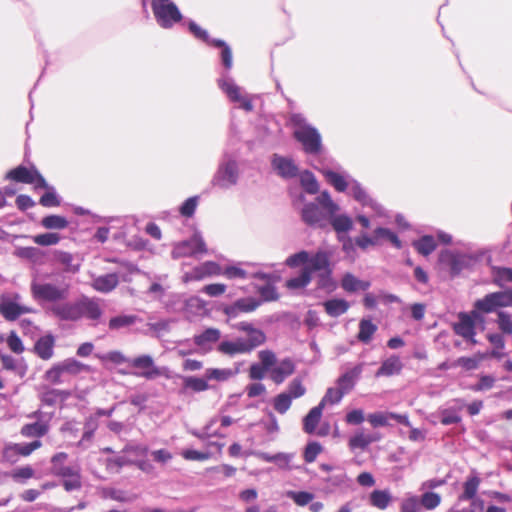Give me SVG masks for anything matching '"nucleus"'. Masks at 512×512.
<instances>
[{
    "instance_id": "5fc2aeb1",
    "label": "nucleus",
    "mask_w": 512,
    "mask_h": 512,
    "mask_svg": "<svg viewBox=\"0 0 512 512\" xmlns=\"http://www.w3.org/2000/svg\"><path fill=\"white\" fill-rule=\"evenodd\" d=\"M344 393L337 387H330L327 389L325 395L321 399L320 403L318 405H322V408L329 404V405H335L341 402L342 398L344 397Z\"/></svg>"
},
{
    "instance_id": "72a5a7b5",
    "label": "nucleus",
    "mask_w": 512,
    "mask_h": 512,
    "mask_svg": "<svg viewBox=\"0 0 512 512\" xmlns=\"http://www.w3.org/2000/svg\"><path fill=\"white\" fill-rule=\"evenodd\" d=\"M323 306L330 317H339L347 312L350 304L344 299L334 298L325 301Z\"/></svg>"
},
{
    "instance_id": "dca6fc26",
    "label": "nucleus",
    "mask_w": 512,
    "mask_h": 512,
    "mask_svg": "<svg viewBox=\"0 0 512 512\" xmlns=\"http://www.w3.org/2000/svg\"><path fill=\"white\" fill-rule=\"evenodd\" d=\"M6 179L20 183L33 184L35 189L47 188V182L39 171L33 167L31 169L20 165L6 174Z\"/></svg>"
},
{
    "instance_id": "7c9ffc66",
    "label": "nucleus",
    "mask_w": 512,
    "mask_h": 512,
    "mask_svg": "<svg viewBox=\"0 0 512 512\" xmlns=\"http://www.w3.org/2000/svg\"><path fill=\"white\" fill-rule=\"evenodd\" d=\"M55 339L52 335H46L35 343V353L43 360H49L54 354Z\"/></svg>"
},
{
    "instance_id": "7ed1b4c3",
    "label": "nucleus",
    "mask_w": 512,
    "mask_h": 512,
    "mask_svg": "<svg viewBox=\"0 0 512 512\" xmlns=\"http://www.w3.org/2000/svg\"><path fill=\"white\" fill-rule=\"evenodd\" d=\"M288 124L293 129L294 139L301 144L307 155L314 156L322 152L323 144L320 132L308 122L302 113H289Z\"/></svg>"
},
{
    "instance_id": "f704fd0d",
    "label": "nucleus",
    "mask_w": 512,
    "mask_h": 512,
    "mask_svg": "<svg viewBox=\"0 0 512 512\" xmlns=\"http://www.w3.org/2000/svg\"><path fill=\"white\" fill-rule=\"evenodd\" d=\"M329 225L335 230L337 234L347 233L353 227V221L347 214H332L329 219Z\"/></svg>"
},
{
    "instance_id": "a18cd8bd",
    "label": "nucleus",
    "mask_w": 512,
    "mask_h": 512,
    "mask_svg": "<svg viewBox=\"0 0 512 512\" xmlns=\"http://www.w3.org/2000/svg\"><path fill=\"white\" fill-rule=\"evenodd\" d=\"M300 177V183L303 189L308 194H316L319 191L318 182L314 176V174L308 170L303 171L298 174Z\"/></svg>"
},
{
    "instance_id": "bf43d9fd",
    "label": "nucleus",
    "mask_w": 512,
    "mask_h": 512,
    "mask_svg": "<svg viewBox=\"0 0 512 512\" xmlns=\"http://www.w3.org/2000/svg\"><path fill=\"white\" fill-rule=\"evenodd\" d=\"M47 191L41 196L40 204L44 207H56L60 205V199L55 189L47 184Z\"/></svg>"
},
{
    "instance_id": "e2e57ef3",
    "label": "nucleus",
    "mask_w": 512,
    "mask_h": 512,
    "mask_svg": "<svg viewBox=\"0 0 512 512\" xmlns=\"http://www.w3.org/2000/svg\"><path fill=\"white\" fill-rule=\"evenodd\" d=\"M127 453L107 459V469L118 472L123 466L134 464V461L126 456Z\"/></svg>"
},
{
    "instance_id": "4468645a",
    "label": "nucleus",
    "mask_w": 512,
    "mask_h": 512,
    "mask_svg": "<svg viewBox=\"0 0 512 512\" xmlns=\"http://www.w3.org/2000/svg\"><path fill=\"white\" fill-rule=\"evenodd\" d=\"M129 365L139 369V372H133V375L143 377L147 380H153L159 376H167L168 369L155 365L150 355H140L129 361Z\"/></svg>"
},
{
    "instance_id": "f257e3e1",
    "label": "nucleus",
    "mask_w": 512,
    "mask_h": 512,
    "mask_svg": "<svg viewBox=\"0 0 512 512\" xmlns=\"http://www.w3.org/2000/svg\"><path fill=\"white\" fill-rule=\"evenodd\" d=\"M212 45L221 49L220 58L225 68L217 80L218 87L226 94L232 102L238 103L239 107L247 112L253 110L251 99L244 94L243 89L238 86L234 79L230 76L229 70L233 66V55L230 46L223 40L213 39Z\"/></svg>"
},
{
    "instance_id": "393cba45",
    "label": "nucleus",
    "mask_w": 512,
    "mask_h": 512,
    "mask_svg": "<svg viewBox=\"0 0 512 512\" xmlns=\"http://www.w3.org/2000/svg\"><path fill=\"white\" fill-rule=\"evenodd\" d=\"M252 266L253 264L248 262H239L236 264L226 265L224 267L221 266V275L230 280L249 279L250 271L247 268Z\"/></svg>"
},
{
    "instance_id": "3c124183",
    "label": "nucleus",
    "mask_w": 512,
    "mask_h": 512,
    "mask_svg": "<svg viewBox=\"0 0 512 512\" xmlns=\"http://www.w3.org/2000/svg\"><path fill=\"white\" fill-rule=\"evenodd\" d=\"M68 220L60 215H48L41 220V225L46 229L62 230L68 226Z\"/></svg>"
},
{
    "instance_id": "6e6d98bb",
    "label": "nucleus",
    "mask_w": 512,
    "mask_h": 512,
    "mask_svg": "<svg viewBox=\"0 0 512 512\" xmlns=\"http://www.w3.org/2000/svg\"><path fill=\"white\" fill-rule=\"evenodd\" d=\"M420 505L426 510H434L441 503V496L435 492H425L419 498Z\"/></svg>"
},
{
    "instance_id": "423d86ee",
    "label": "nucleus",
    "mask_w": 512,
    "mask_h": 512,
    "mask_svg": "<svg viewBox=\"0 0 512 512\" xmlns=\"http://www.w3.org/2000/svg\"><path fill=\"white\" fill-rule=\"evenodd\" d=\"M108 261L118 263L120 269L114 273L93 276L91 282V286L94 290L104 294L112 292L118 286L120 279L124 282H129L131 281L129 276L139 272V269L131 262L116 258L109 259Z\"/></svg>"
},
{
    "instance_id": "2eb2a0df",
    "label": "nucleus",
    "mask_w": 512,
    "mask_h": 512,
    "mask_svg": "<svg viewBox=\"0 0 512 512\" xmlns=\"http://www.w3.org/2000/svg\"><path fill=\"white\" fill-rule=\"evenodd\" d=\"M316 169L324 176L327 183H329L338 192H346L350 186V180H353L351 176L339 165L329 167L326 164H321Z\"/></svg>"
},
{
    "instance_id": "2f4dec72",
    "label": "nucleus",
    "mask_w": 512,
    "mask_h": 512,
    "mask_svg": "<svg viewBox=\"0 0 512 512\" xmlns=\"http://www.w3.org/2000/svg\"><path fill=\"white\" fill-rule=\"evenodd\" d=\"M498 308H500V306L496 292L489 293L483 298L476 300L474 303V311L478 313L488 314L495 312Z\"/></svg>"
},
{
    "instance_id": "9d476101",
    "label": "nucleus",
    "mask_w": 512,
    "mask_h": 512,
    "mask_svg": "<svg viewBox=\"0 0 512 512\" xmlns=\"http://www.w3.org/2000/svg\"><path fill=\"white\" fill-rule=\"evenodd\" d=\"M265 340L264 332H254L252 339L237 338L233 341L221 342L218 346V351L229 356L245 354L263 344Z\"/></svg>"
},
{
    "instance_id": "774afa93",
    "label": "nucleus",
    "mask_w": 512,
    "mask_h": 512,
    "mask_svg": "<svg viewBox=\"0 0 512 512\" xmlns=\"http://www.w3.org/2000/svg\"><path fill=\"white\" fill-rule=\"evenodd\" d=\"M286 394H289L292 399H297L302 397L306 393V388L302 384V381L299 378L293 379L288 385Z\"/></svg>"
},
{
    "instance_id": "a19ab883",
    "label": "nucleus",
    "mask_w": 512,
    "mask_h": 512,
    "mask_svg": "<svg viewBox=\"0 0 512 512\" xmlns=\"http://www.w3.org/2000/svg\"><path fill=\"white\" fill-rule=\"evenodd\" d=\"M412 246L422 256L430 255L437 247L436 241L431 235H424L412 242Z\"/></svg>"
},
{
    "instance_id": "473e14b6",
    "label": "nucleus",
    "mask_w": 512,
    "mask_h": 512,
    "mask_svg": "<svg viewBox=\"0 0 512 512\" xmlns=\"http://www.w3.org/2000/svg\"><path fill=\"white\" fill-rule=\"evenodd\" d=\"M341 287L349 293L356 291H366L370 287V282L362 281L352 273H345L341 280Z\"/></svg>"
},
{
    "instance_id": "aec40b11",
    "label": "nucleus",
    "mask_w": 512,
    "mask_h": 512,
    "mask_svg": "<svg viewBox=\"0 0 512 512\" xmlns=\"http://www.w3.org/2000/svg\"><path fill=\"white\" fill-rule=\"evenodd\" d=\"M261 305V301L254 297L240 298L232 304L225 305L223 312L229 318H236L241 313L255 311Z\"/></svg>"
},
{
    "instance_id": "f03ea898",
    "label": "nucleus",
    "mask_w": 512,
    "mask_h": 512,
    "mask_svg": "<svg viewBox=\"0 0 512 512\" xmlns=\"http://www.w3.org/2000/svg\"><path fill=\"white\" fill-rule=\"evenodd\" d=\"M340 206L333 201L328 191L321 192L313 201L304 203L301 218L305 224L315 228H327L332 214L338 213Z\"/></svg>"
},
{
    "instance_id": "864d4df0",
    "label": "nucleus",
    "mask_w": 512,
    "mask_h": 512,
    "mask_svg": "<svg viewBox=\"0 0 512 512\" xmlns=\"http://www.w3.org/2000/svg\"><path fill=\"white\" fill-rule=\"evenodd\" d=\"M287 498L294 501V503L300 507H304L313 501L315 495L307 491H293L289 490L286 492Z\"/></svg>"
},
{
    "instance_id": "4c0bfd02",
    "label": "nucleus",
    "mask_w": 512,
    "mask_h": 512,
    "mask_svg": "<svg viewBox=\"0 0 512 512\" xmlns=\"http://www.w3.org/2000/svg\"><path fill=\"white\" fill-rule=\"evenodd\" d=\"M323 408L322 405L313 407L303 419V430L308 433H314L317 425L320 422Z\"/></svg>"
},
{
    "instance_id": "6e6552de",
    "label": "nucleus",
    "mask_w": 512,
    "mask_h": 512,
    "mask_svg": "<svg viewBox=\"0 0 512 512\" xmlns=\"http://www.w3.org/2000/svg\"><path fill=\"white\" fill-rule=\"evenodd\" d=\"M478 258L472 253H463L457 250H443L439 254V263L447 267L452 276L460 274L463 270L471 268Z\"/></svg>"
},
{
    "instance_id": "603ef678",
    "label": "nucleus",
    "mask_w": 512,
    "mask_h": 512,
    "mask_svg": "<svg viewBox=\"0 0 512 512\" xmlns=\"http://www.w3.org/2000/svg\"><path fill=\"white\" fill-rule=\"evenodd\" d=\"M492 275L493 282L500 287H503L508 282H512V268L493 267Z\"/></svg>"
},
{
    "instance_id": "ddd939ff",
    "label": "nucleus",
    "mask_w": 512,
    "mask_h": 512,
    "mask_svg": "<svg viewBox=\"0 0 512 512\" xmlns=\"http://www.w3.org/2000/svg\"><path fill=\"white\" fill-rule=\"evenodd\" d=\"M477 319L482 321V318L477 311H472L470 314L461 312L458 315V322L453 325L454 332L471 345H476L478 343L475 339Z\"/></svg>"
},
{
    "instance_id": "a878e982",
    "label": "nucleus",
    "mask_w": 512,
    "mask_h": 512,
    "mask_svg": "<svg viewBox=\"0 0 512 512\" xmlns=\"http://www.w3.org/2000/svg\"><path fill=\"white\" fill-rule=\"evenodd\" d=\"M331 254L325 250H318L315 254H309L308 266L304 269L312 272H321L331 267L330 264Z\"/></svg>"
},
{
    "instance_id": "cd10ccee",
    "label": "nucleus",
    "mask_w": 512,
    "mask_h": 512,
    "mask_svg": "<svg viewBox=\"0 0 512 512\" xmlns=\"http://www.w3.org/2000/svg\"><path fill=\"white\" fill-rule=\"evenodd\" d=\"M54 259L56 262L61 264L64 271L68 273L78 272L81 266L80 259L69 252L55 251Z\"/></svg>"
},
{
    "instance_id": "8fccbe9b",
    "label": "nucleus",
    "mask_w": 512,
    "mask_h": 512,
    "mask_svg": "<svg viewBox=\"0 0 512 512\" xmlns=\"http://www.w3.org/2000/svg\"><path fill=\"white\" fill-rule=\"evenodd\" d=\"M138 320L136 315H118L109 320L110 330H119L135 324Z\"/></svg>"
},
{
    "instance_id": "20e7f679",
    "label": "nucleus",
    "mask_w": 512,
    "mask_h": 512,
    "mask_svg": "<svg viewBox=\"0 0 512 512\" xmlns=\"http://www.w3.org/2000/svg\"><path fill=\"white\" fill-rule=\"evenodd\" d=\"M31 294L35 301L42 305L54 317V308L67 304L69 285L64 282L33 281Z\"/></svg>"
},
{
    "instance_id": "79ce46f5",
    "label": "nucleus",
    "mask_w": 512,
    "mask_h": 512,
    "mask_svg": "<svg viewBox=\"0 0 512 512\" xmlns=\"http://www.w3.org/2000/svg\"><path fill=\"white\" fill-rule=\"evenodd\" d=\"M392 501V495L388 490H374L370 493V504L380 510L386 509Z\"/></svg>"
},
{
    "instance_id": "a211bd4d",
    "label": "nucleus",
    "mask_w": 512,
    "mask_h": 512,
    "mask_svg": "<svg viewBox=\"0 0 512 512\" xmlns=\"http://www.w3.org/2000/svg\"><path fill=\"white\" fill-rule=\"evenodd\" d=\"M273 170L283 179H292L298 176L299 168L290 157L273 154L271 158Z\"/></svg>"
},
{
    "instance_id": "37998d69",
    "label": "nucleus",
    "mask_w": 512,
    "mask_h": 512,
    "mask_svg": "<svg viewBox=\"0 0 512 512\" xmlns=\"http://www.w3.org/2000/svg\"><path fill=\"white\" fill-rule=\"evenodd\" d=\"M377 331V326L369 319H362L359 323L357 339L362 343H369Z\"/></svg>"
},
{
    "instance_id": "58836bf2",
    "label": "nucleus",
    "mask_w": 512,
    "mask_h": 512,
    "mask_svg": "<svg viewBox=\"0 0 512 512\" xmlns=\"http://www.w3.org/2000/svg\"><path fill=\"white\" fill-rule=\"evenodd\" d=\"M71 396V393L66 390L47 388L41 394V401L49 406L55 405L57 402H63Z\"/></svg>"
},
{
    "instance_id": "f8f14e48",
    "label": "nucleus",
    "mask_w": 512,
    "mask_h": 512,
    "mask_svg": "<svg viewBox=\"0 0 512 512\" xmlns=\"http://www.w3.org/2000/svg\"><path fill=\"white\" fill-rule=\"evenodd\" d=\"M347 193L362 207L370 208L376 217H388L387 212L383 206L376 202L357 180H350V186L347 189Z\"/></svg>"
},
{
    "instance_id": "052dcab7",
    "label": "nucleus",
    "mask_w": 512,
    "mask_h": 512,
    "mask_svg": "<svg viewBox=\"0 0 512 512\" xmlns=\"http://www.w3.org/2000/svg\"><path fill=\"white\" fill-rule=\"evenodd\" d=\"M184 384L186 388H189L195 392H202L209 389V385L207 383V379L199 378V377H186L184 379Z\"/></svg>"
},
{
    "instance_id": "5701e85b",
    "label": "nucleus",
    "mask_w": 512,
    "mask_h": 512,
    "mask_svg": "<svg viewBox=\"0 0 512 512\" xmlns=\"http://www.w3.org/2000/svg\"><path fill=\"white\" fill-rule=\"evenodd\" d=\"M221 338V332L217 328H207L203 332L194 335L193 341L203 351H210L213 345Z\"/></svg>"
},
{
    "instance_id": "ea45409f",
    "label": "nucleus",
    "mask_w": 512,
    "mask_h": 512,
    "mask_svg": "<svg viewBox=\"0 0 512 512\" xmlns=\"http://www.w3.org/2000/svg\"><path fill=\"white\" fill-rule=\"evenodd\" d=\"M480 478L476 475H470L463 484V493L459 496L460 501L472 500L476 497Z\"/></svg>"
},
{
    "instance_id": "69168bd1",
    "label": "nucleus",
    "mask_w": 512,
    "mask_h": 512,
    "mask_svg": "<svg viewBox=\"0 0 512 512\" xmlns=\"http://www.w3.org/2000/svg\"><path fill=\"white\" fill-rule=\"evenodd\" d=\"M308 260H309V252L302 250L300 252L290 255L285 260V264L290 268H296L301 265L307 264Z\"/></svg>"
},
{
    "instance_id": "b1692460",
    "label": "nucleus",
    "mask_w": 512,
    "mask_h": 512,
    "mask_svg": "<svg viewBox=\"0 0 512 512\" xmlns=\"http://www.w3.org/2000/svg\"><path fill=\"white\" fill-rule=\"evenodd\" d=\"M363 363H360L342 374L337 380V387L344 393H349L355 386L357 379L363 371Z\"/></svg>"
},
{
    "instance_id": "0e129e2a",
    "label": "nucleus",
    "mask_w": 512,
    "mask_h": 512,
    "mask_svg": "<svg viewBox=\"0 0 512 512\" xmlns=\"http://www.w3.org/2000/svg\"><path fill=\"white\" fill-rule=\"evenodd\" d=\"M60 241V236L58 233H43L38 234L33 237V242L40 246H51L56 245Z\"/></svg>"
},
{
    "instance_id": "39448f33",
    "label": "nucleus",
    "mask_w": 512,
    "mask_h": 512,
    "mask_svg": "<svg viewBox=\"0 0 512 512\" xmlns=\"http://www.w3.org/2000/svg\"><path fill=\"white\" fill-rule=\"evenodd\" d=\"M54 317L61 321L76 322L85 317L97 322L100 320L103 310L96 298L83 297L76 302H68L54 309Z\"/></svg>"
},
{
    "instance_id": "f3484780",
    "label": "nucleus",
    "mask_w": 512,
    "mask_h": 512,
    "mask_svg": "<svg viewBox=\"0 0 512 512\" xmlns=\"http://www.w3.org/2000/svg\"><path fill=\"white\" fill-rule=\"evenodd\" d=\"M20 295H2L0 297V314L7 321H15L21 315L31 313L32 309L20 304Z\"/></svg>"
},
{
    "instance_id": "412c9836",
    "label": "nucleus",
    "mask_w": 512,
    "mask_h": 512,
    "mask_svg": "<svg viewBox=\"0 0 512 512\" xmlns=\"http://www.w3.org/2000/svg\"><path fill=\"white\" fill-rule=\"evenodd\" d=\"M212 275H221V265L213 261H206L194 267L183 275L184 282L199 281Z\"/></svg>"
},
{
    "instance_id": "c85d7f7f",
    "label": "nucleus",
    "mask_w": 512,
    "mask_h": 512,
    "mask_svg": "<svg viewBox=\"0 0 512 512\" xmlns=\"http://www.w3.org/2000/svg\"><path fill=\"white\" fill-rule=\"evenodd\" d=\"M403 369V363L399 356L391 355L387 359H385L379 369L376 372V377L381 376H392L396 374H400Z\"/></svg>"
},
{
    "instance_id": "13d9d810",
    "label": "nucleus",
    "mask_w": 512,
    "mask_h": 512,
    "mask_svg": "<svg viewBox=\"0 0 512 512\" xmlns=\"http://www.w3.org/2000/svg\"><path fill=\"white\" fill-rule=\"evenodd\" d=\"M317 286L321 289L332 290L335 288V282L332 278V268L318 272Z\"/></svg>"
},
{
    "instance_id": "4be33fe9",
    "label": "nucleus",
    "mask_w": 512,
    "mask_h": 512,
    "mask_svg": "<svg viewBox=\"0 0 512 512\" xmlns=\"http://www.w3.org/2000/svg\"><path fill=\"white\" fill-rule=\"evenodd\" d=\"M295 368L294 361L286 357L277 362L269 371V377L275 384H281L295 372Z\"/></svg>"
},
{
    "instance_id": "0eeeda50",
    "label": "nucleus",
    "mask_w": 512,
    "mask_h": 512,
    "mask_svg": "<svg viewBox=\"0 0 512 512\" xmlns=\"http://www.w3.org/2000/svg\"><path fill=\"white\" fill-rule=\"evenodd\" d=\"M238 180L239 167L236 157L225 153L219 162L211 183L215 187L227 190L235 186Z\"/></svg>"
},
{
    "instance_id": "1a4fd4ad",
    "label": "nucleus",
    "mask_w": 512,
    "mask_h": 512,
    "mask_svg": "<svg viewBox=\"0 0 512 512\" xmlns=\"http://www.w3.org/2000/svg\"><path fill=\"white\" fill-rule=\"evenodd\" d=\"M151 7L157 24L164 29H170L182 20L180 10L171 0H152Z\"/></svg>"
},
{
    "instance_id": "9b49d317",
    "label": "nucleus",
    "mask_w": 512,
    "mask_h": 512,
    "mask_svg": "<svg viewBox=\"0 0 512 512\" xmlns=\"http://www.w3.org/2000/svg\"><path fill=\"white\" fill-rule=\"evenodd\" d=\"M207 252L205 241L199 232L185 240L173 244L171 256L173 259L183 257H199Z\"/></svg>"
},
{
    "instance_id": "de8ad7c7",
    "label": "nucleus",
    "mask_w": 512,
    "mask_h": 512,
    "mask_svg": "<svg viewBox=\"0 0 512 512\" xmlns=\"http://www.w3.org/2000/svg\"><path fill=\"white\" fill-rule=\"evenodd\" d=\"M61 369L63 370L64 374H71V375H77L83 371H88L89 366L86 364H83L82 362L74 359V358H68L64 361L60 362Z\"/></svg>"
},
{
    "instance_id": "e433bc0d",
    "label": "nucleus",
    "mask_w": 512,
    "mask_h": 512,
    "mask_svg": "<svg viewBox=\"0 0 512 512\" xmlns=\"http://www.w3.org/2000/svg\"><path fill=\"white\" fill-rule=\"evenodd\" d=\"M454 402L458 404L457 408H446L440 411V422L443 425H452L457 424L461 421V416L458 414V411L461 410L464 406V401L461 399H455Z\"/></svg>"
},
{
    "instance_id": "c03bdc74",
    "label": "nucleus",
    "mask_w": 512,
    "mask_h": 512,
    "mask_svg": "<svg viewBox=\"0 0 512 512\" xmlns=\"http://www.w3.org/2000/svg\"><path fill=\"white\" fill-rule=\"evenodd\" d=\"M310 282V270L302 269L299 275L287 280L286 286L290 290H297L305 288Z\"/></svg>"
},
{
    "instance_id": "09e8293b",
    "label": "nucleus",
    "mask_w": 512,
    "mask_h": 512,
    "mask_svg": "<svg viewBox=\"0 0 512 512\" xmlns=\"http://www.w3.org/2000/svg\"><path fill=\"white\" fill-rule=\"evenodd\" d=\"M371 443H373V439L370 438L368 433L358 431L349 439L348 444L351 450H365Z\"/></svg>"
},
{
    "instance_id": "338daca9",
    "label": "nucleus",
    "mask_w": 512,
    "mask_h": 512,
    "mask_svg": "<svg viewBox=\"0 0 512 512\" xmlns=\"http://www.w3.org/2000/svg\"><path fill=\"white\" fill-rule=\"evenodd\" d=\"M64 374L61 369L60 363L55 364L49 370H47L44 374V378L47 382L52 384H61L63 383L62 375Z\"/></svg>"
},
{
    "instance_id": "c9c22d12",
    "label": "nucleus",
    "mask_w": 512,
    "mask_h": 512,
    "mask_svg": "<svg viewBox=\"0 0 512 512\" xmlns=\"http://www.w3.org/2000/svg\"><path fill=\"white\" fill-rule=\"evenodd\" d=\"M377 245H381L383 240H388L396 249L402 248V241L397 234L385 227H377L373 231Z\"/></svg>"
},
{
    "instance_id": "4d7b16f0",
    "label": "nucleus",
    "mask_w": 512,
    "mask_h": 512,
    "mask_svg": "<svg viewBox=\"0 0 512 512\" xmlns=\"http://www.w3.org/2000/svg\"><path fill=\"white\" fill-rule=\"evenodd\" d=\"M292 400L289 394L282 392L274 398L273 407L278 413L285 414L290 409Z\"/></svg>"
},
{
    "instance_id": "c756f323",
    "label": "nucleus",
    "mask_w": 512,
    "mask_h": 512,
    "mask_svg": "<svg viewBox=\"0 0 512 512\" xmlns=\"http://www.w3.org/2000/svg\"><path fill=\"white\" fill-rule=\"evenodd\" d=\"M49 428L48 420H40L25 424L20 433L27 438H41L48 433Z\"/></svg>"
},
{
    "instance_id": "6ab92c4d",
    "label": "nucleus",
    "mask_w": 512,
    "mask_h": 512,
    "mask_svg": "<svg viewBox=\"0 0 512 512\" xmlns=\"http://www.w3.org/2000/svg\"><path fill=\"white\" fill-rule=\"evenodd\" d=\"M327 490L331 493L334 492H347L353 485L351 478L347 476L343 468L337 467L333 473L324 478Z\"/></svg>"
},
{
    "instance_id": "680f3d73",
    "label": "nucleus",
    "mask_w": 512,
    "mask_h": 512,
    "mask_svg": "<svg viewBox=\"0 0 512 512\" xmlns=\"http://www.w3.org/2000/svg\"><path fill=\"white\" fill-rule=\"evenodd\" d=\"M400 512H421L419 497L410 495L404 498L400 504Z\"/></svg>"
},
{
    "instance_id": "bb28decb",
    "label": "nucleus",
    "mask_w": 512,
    "mask_h": 512,
    "mask_svg": "<svg viewBox=\"0 0 512 512\" xmlns=\"http://www.w3.org/2000/svg\"><path fill=\"white\" fill-rule=\"evenodd\" d=\"M2 367L12 371L15 375L23 378L28 370L27 364L23 358H15L8 354H0Z\"/></svg>"
},
{
    "instance_id": "49530a36",
    "label": "nucleus",
    "mask_w": 512,
    "mask_h": 512,
    "mask_svg": "<svg viewBox=\"0 0 512 512\" xmlns=\"http://www.w3.org/2000/svg\"><path fill=\"white\" fill-rule=\"evenodd\" d=\"M486 356V354L477 353L472 357H459L455 364L467 371L475 370L479 367L480 363L486 358Z\"/></svg>"
}]
</instances>
